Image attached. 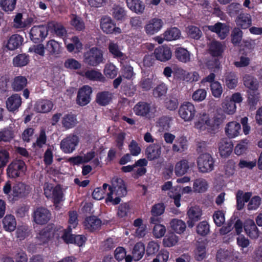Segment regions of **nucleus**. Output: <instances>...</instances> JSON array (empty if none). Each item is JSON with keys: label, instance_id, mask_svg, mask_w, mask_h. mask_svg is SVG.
<instances>
[{"label": "nucleus", "instance_id": "e2e57ef3", "mask_svg": "<svg viewBox=\"0 0 262 262\" xmlns=\"http://www.w3.org/2000/svg\"><path fill=\"white\" fill-rule=\"evenodd\" d=\"M167 90L165 83H161L153 90V95L155 98H160L166 95Z\"/></svg>", "mask_w": 262, "mask_h": 262}, {"label": "nucleus", "instance_id": "cd10ccee", "mask_svg": "<svg viewBox=\"0 0 262 262\" xmlns=\"http://www.w3.org/2000/svg\"><path fill=\"white\" fill-rule=\"evenodd\" d=\"M21 102V98L18 94H13L7 99L6 102V107L8 111L13 112L18 109Z\"/></svg>", "mask_w": 262, "mask_h": 262}, {"label": "nucleus", "instance_id": "f3484780", "mask_svg": "<svg viewBox=\"0 0 262 262\" xmlns=\"http://www.w3.org/2000/svg\"><path fill=\"white\" fill-rule=\"evenodd\" d=\"M108 49L109 52L112 54L113 57L117 58L120 64H124L129 61V58L122 53L117 43L110 42L108 45Z\"/></svg>", "mask_w": 262, "mask_h": 262}, {"label": "nucleus", "instance_id": "ea45409f", "mask_svg": "<svg viewBox=\"0 0 262 262\" xmlns=\"http://www.w3.org/2000/svg\"><path fill=\"white\" fill-rule=\"evenodd\" d=\"M159 250L160 245L158 242L149 241L145 248V255L147 257H154L158 253Z\"/></svg>", "mask_w": 262, "mask_h": 262}, {"label": "nucleus", "instance_id": "680f3d73", "mask_svg": "<svg viewBox=\"0 0 262 262\" xmlns=\"http://www.w3.org/2000/svg\"><path fill=\"white\" fill-rule=\"evenodd\" d=\"M29 61V57L27 55L21 54L14 57L13 62L15 67H23L27 64Z\"/></svg>", "mask_w": 262, "mask_h": 262}, {"label": "nucleus", "instance_id": "f704fd0d", "mask_svg": "<svg viewBox=\"0 0 262 262\" xmlns=\"http://www.w3.org/2000/svg\"><path fill=\"white\" fill-rule=\"evenodd\" d=\"M3 225L4 229L9 232L13 231L16 227L15 217L12 214H7L3 219Z\"/></svg>", "mask_w": 262, "mask_h": 262}, {"label": "nucleus", "instance_id": "412c9836", "mask_svg": "<svg viewBox=\"0 0 262 262\" xmlns=\"http://www.w3.org/2000/svg\"><path fill=\"white\" fill-rule=\"evenodd\" d=\"M161 154V147L159 144L149 145L145 149V155L148 160L151 161L159 159Z\"/></svg>", "mask_w": 262, "mask_h": 262}, {"label": "nucleus", "instance_id": "49530a36", "mask_svg": "<svg viewBox=\"0 0 262 262\" xmlns=\"http://www.w3.org/2000/svg\"><path fill=\"white\" fill-rule=\"evenodd\" d=\"M105 76L110 79L115 78L118 73V69L112 63H106L103 70Z\"/></svg>", "mask_w": 262, "mask_h": 262}, {"label": "nucleus", "instance_id": "6ab92c4d", "mask_svg": "<svg viewBox=\"0 0 262 262\" xmlns=\"http://www.w3.org/2000/svg\"><path fill=\"white\" fill-rule=\"evenodd\" d=\"M244 229L246 234L251 239H256L259 236V230L253 220L248 219L244 223Z\"/></svg>", "mask_w": 262, "mask_h": 262}, {"label": "nucleus", "instance_id": "aec40b11", "mask_svg": "<svg viewBox=\"0 0 262 262\" xmlns=\"http://www.w3.org/2000/svg\"><path fill=\"white\" fill-rule=\"evenodd\" d=\"M208 28L211 32L216 33L221 39H225L229 32V27L226 24L220 22L208 26Z\"/></svg>", "mask_w": 262, "mask_h": 262}, {"label": "nucleus", "instance_id": "5701e85b", "mask_svg": "<svg viewBox=\"0 0 262 262\" xmlns=\"http://www.w3.org/2000/svg\"><path fill=\"white\" fill-rule=\"evenodd\" d=\"M154 54L157 60L163 62L169 60L172 55L170 48L167 46H161L156 48Z\"/></svg>", "mask_w": 262, "mask_h": 262}, {"label": "nucleus", "instance_id": "2eb2a0df", "mask_svg": "<svg viewBox=\"0 0 262 262\" xmlns=\"http://www.w3.org/2000/svg\"><path fill=\"white\" fill-rule=\"evenodd\" d=\"M163 21L158 18H154L150 19L144 26V31L149 36L152 35L158 32L162 28Z\"/></svg>", "mask_w": 262, "mask_h": 262}, {"label": "nucleus", "instance_id": "dca6fc26", "mask_svg": "<svg viewBox=\"0 0 262 262\" xmlns=\"http://www.w3.org/2000/svg\"><path fill=\"white\" fill-rule=\"evenodd\" d=\"M235 23L236 27L243 30L247 29L252 26L251 15L249 13L242 12L236 16Z\"/></svg>", "mask_w": 262, "mask_h": 262}, {"label": "nucleus", "instance_id": "603ef678", "mask_svg": "<svg viewBox=\"0 0 262 262\" xmlns=\"http://www.w3.org/2000/svg\"><path fill=\"white\" fill-rule=\"evenodd\" d=\"M79 142V138L77 135H69L67 137V153H71L75 150Z\"/></svg>", "mask_w": 262, "mask_h": 262}, {"label": "nucleus", "instance_id": "4d7b16f0", "mask_svg": "<svg viewBox=\"0 0 262 262\" xmlns=\"http://www.w3.org/2000/svg\"><path fill=\"white\" fill-rule=\"evenodd\" d=\"M209 231L210 226L206 221L200 222L196 226V232L201 236H205L209 233Z\"/></svg>", "mask_w": 262, "mask_h": 262}, {"label": "nucleus", "instance_id": "c9c22d12", "mask_svg": "<svg viewBox=\"0 0 262 262\" xmlns=\"http://www.w3.org/2000/svg\"><path fill=\"white\" fill-rule=\"evenodd\" d=\"M175 56L179 61L183 63H186L190 60V52L184 48H177L175 51Z\"/></svg>", "mask_w": 262, "mask_h": 262}, {"label": "nucleus", "instance_id": "3c124183", "mask_svg": "<svg viewBox=\"0 0 262 262\" xmlns=\"http://www.w3.org/2000/svg\"><path fill=\"white\" fill-rule=\"evenodd\" d=\"M179 105L178 98L173 96L170 95L164 100V107L169 111L176 110Z\"/></svg>", "mask_w": 262, "mask_h": 262}, {"label": "nucleus", "instance_id": "13d9d810", "mask_svg": "<svg viewBox=\"0 0 262 262\" xmlns=\"http://www.w3.org/2000/svg\"><path fill=\"white\" fill-rule=\"evenodd\" d=\"M187 34L189 38L198 40L202 37V32L199 27L189 26L188 27Z\"/></svg>", "mask_w": 262, "mask_h": 262}, {"label": "nucleus", "instance_id": "7c9ffc66", "mask_svg": "<svg viewBox=\"0 0 262 262\" xmlns=\"http://www.w3.org/2000/svg\"><path fill=\"white\" fill-rule=\"evenodd\" d=\"M206 256V244L204 242H198L194 250V257L198 261L203 260Z\"/></svg>", "mask_w": 262, "mask_h": 262}, {"label": "nucleus", "instance_id": "7ed1b4c3", "mask_svg": "<svg viewBox=\"0 0 262 262\" xmlns=\"http://www.w3.org/2000/svg\"><path fill=\"white\" fill-rule=\"evenodd\" d=\"M247 88V103L251 111L256 108V105L259 100V93L258 91L259 83H244Z\"/></svg>", "mask_w": 262, "mask_h": 262}, {"label": "nucleus", "instance_id": "8fccbe9b", "mask_svg": "<svg viewBox=\"0 0 262 262\" xmlns=\"http://www.w3.org/2000/svg\"><path fill=\"white\" fill-rule=\"evenodd\" d=\"M112 16L117 20H123L126 16V11L123 7L115 5L112 9Z\"/></svg>", "mask_w": 262, "mask_h": 262}, {"label": "nucleus", "instance_id": "473e14b6", "mask_svg": "<svg viewBox=\"0 0 262 262\" xmlns=\"http://www.w3.org/2000/svg\"><path fill=\"white\" fill-rule=\"evenodd\" d=\"M53 224H48L40 231L38 238L43 244L48 243L53 237Z\"/></svg>", "mask_w": 262, "mask_h": 262}, {"label": "nucleus", "instance_id": "864d4df0", "mask_svg": "<svg viewBox=\"0 0 262 262\" xmlns=\"http://www.w3.org/2000/svg\"><path fill=\"white\" fill-rule=\"evenodd\" d=\"M242 6L237 3H232L229 5L227 8V13L231 17L237 16L241 13Z\"/></svg>", "mask_w": 262, "mask_h": 262}, {"label": "nucleus", "instance_id": "4be33fe9", "mask_svg": "<svg viewBox=\"0 0 262 262\" xmlns=\"http://www.w3.org/2000/svg\"><path fill=\"white\" fill-rule=\"evenodd\" d=\"M71 228H67V244H74L78 247L85 244L86 238L83 235H76L71 233Z\"/></svg>", "mask_w": 262, "mask_h": 262}, {"label": "nucleus", "instance_id": "c756f323", "mask_svg": "<svg viewBox=\"0 0 262 262\" xmlns=\"http://www.w3.org/2000/svg\"><path fill=\"white\" fill-rule=\"evenodd\" d=\"M189 220L187 223L189 228H192L194 226L195 223L201 219L202 216V211L198 208L191 207L187 212Z\"/></svg>", "mask_w": 262, "mask_h": 262}, {"label": "nucleus", "instance_id": "37998d69", "mask_svg": "<svg viewBox=\"0 0 262 262\" xmlns=\"http://www.w3.org/2000/svg\"><path fill=\"white\" fill-rule=\"evenodd\" d=\"M174 152H182L187 149V140L185 137H180L172 145Z\"/></svg>", "mask_w": 262, "mask_h": 262}, {"label": "nucleus", "instance_id": "423d86ee", "mask_svg": "<svg viewBox=\"0 0 262 262\" xmlns=\"http://www.w3.org/2000/svg\"><path fill=\"white\" fill-rule=\"evenodd\" d=\"M197 164L200 171L203 173L209 172L214 168V160L210 154L205 153L199 156Z\"/></svg>", "mask_w": 262, "mask_h": 262}, {"label": "nucleus", "instance_id": "de8ad7c7", "mask_svg": "<svg viewBox=\"0 0 262 262\" xmlns=\"http://www.w3.org/2000/svg\"><path fill=\"white\" fill-rule=\"evenodd\" d=\"M243 36V32L241 29L237 27H234L231 34V42L234 46L240 44L242 42Z\"/></svg>", "mask_w": 262, "mask_h": 262}, {"label": "nucleus", "instance_id": "0e129e2a", "mask_svg": "<svg viewBox=\"0 0 262 262\" xmlns=\"http://www.w3.org/2000/svg\"><path fill=\"white\" fill-rule=\"evenodd\" d=\"M133 83H123L121 85V90L124 95L127 96H132L136 92L135 86Z\"/></svg>", "mask_w": 262, "mask_h": 262}, {"label": "nucleus", "instance_id": "c03bdc74", "mask_svg": "<svg viewBox=\"0 0 262 262\" xmlns=\"http://www.w3.org/2000/svg\"><path fill=\"white\" fill-rule=\"evenodd\" d=\"M224 50L222 43L217 41H212L209 47V52L213 57L221 56Z\"/></svg>", "mask_w": 262, "mask_h": 262}, {"label": "nucleus", "instance_id": "bb28decb", "mask_svg": "<svg viewBox=\"0 0 262 262\" xmlns=\"http://www.w3.org/2000/svg\"><path fill=\"white\" fill-rule=\"evenodd\" d=\"M233 145L228 139H223L219 144V152L221 157L227 158L231 155L233 150Z\"/></svg>", "mask_w": 262, "mask_h": 262}, {"label": "nucleus", "instance_id": "1a4fd4ad", "mask_svg": "<svg viewBox=\"0 0 262 262\" xmlns=\"http://www.w3.org/2000/svg\"><path fill=\"white\" fill-rule=\"evenodd\" d=\"M196 113L194 105L190 102H184L182 104L179 110L180 117L185 121L192 120Z\"/></svg>", "mask_w": 262, "mask_h": 262}, {"label": "nucleus", "instance_id": "a878e982", "mask_svg": "<svg viewBox=\"0 0 262 262\" xmlns=\"http://www.w3.org/2000/svg\"><path fill=\"white\" fill-rule=\"evenodd\" d=\"M241 132V124L236 121L230 122L226 125L225 133L229 138H233L238 136Z\"/></svg>", "mask_w": 262, "mask_h": 262}, {"label": "nucleus", "instance_id": "393cba45", "mask_svg": "<svg viewBox=\"0 0 262 262\" xmlns=\"http://www.w3.org/2000/svg\"><path fill=\"white\" fill-rule=\"evenodd\" d=\"M114 94L109 91L98 92L96 96L95 101L100 106H105L109 104L113 100Z\"/></svg>", "mask_w": 262, "mask_h": 262}, {"label": "nucleus", "instance_id": "0eeeda50", "mask_svg": "<svg viewBox=\"0 0 262 262\" xmlns=\"http://www.w3.org/2000/svg\"><path fill=\"white\" fill-rule=\"evenodd\" d=\"M51 217L50 211L43 207H37L32 215L34 222L40 225L46 224L50 220Z\"/></svg>", "mask_w": 262, "mask_h": 262}, {"label": "nucleus", "instance_id": "9d476101", "mask_svg": "<svg viewBox=\"0 0 262 262\" xmlns=\"http://www.w3.org/2000/svg\"><path fill=\"white\" fill-rule=\"evenodd\" d=\"M173 76L178 79L186 82H196L199 81L200 76L197 72H187L182 68H176L173 72Z\"/></svg>", "mask_w": 262, "mask_h": 262}, {"label": "nucleus", "instance_id": "79ce46f5", "mask_svg": "<svg viewBox=\"0 0 262 262\" xmlns=\"http://www.w3.org/2000/svg\"><path fill=\"white\" fill-rule=\"evenodd\" d=\"M85 77L93 81H102L105 79V77L100 72L94 69L86 70Z\"/></svg>", "mask_w": 262, "mask_h": 262}, {"label": "nucleus", "instance_id": "052dcab7", "mask_svg": "<svg viewBox=\"0 0 262 262\" xmlns=\"http://www.w3.org/2000/svg\"><path fill=\"white\" fill-rule=\"evenodd\" d=\"M71 25L78 31H83L85 29L83 20L80 17L74 15L71 21Z\"/></svg>", "mask_w": 262, "mask_h": 262}, {"label": "nucleus", "instance_id": "6e6552de", "mask_svg": "<svg viewBox=\"0 0 262 262\" xmlns=\"http://www.w3.org/2000/svg\"><path fill=\"white\" fill-rule=\"evenodd\" d=\"M100 27L106 34H119L121 29L116 26L115 22L108 16H104L100 19Z\"/></svg>", "mask_w": 262, "mask_h": 262}, {"label": "nucleus", "instance_id": "39448f33", "mask_svg": "<svg viewBox=\"0 0 262 262\" xmlns=\"http://www.w3.org/2000/svg\"><path fill=\"white\" fill-rule=\"evenodd\" d=\"M44 194L47 198L52 199L56 207L62 201L63 192L59 185L54 187L51 184H46L44 187Z\"/></svg>", "mask_w": 262, "mask_h": 262}, {"label": "nucleus", "instance_id": "9b49d317", "mask_svg": "<svg viewBox=\"0 0 262 262\" xmlns=\"http://www.w3.org/2000/svg\"><path fill=\"white\" fill-rule=\"evenodd\" d=\"M48 32V25L34 26L30 32V38L33 42H38L47 36Z\"/></svg>", "mask_w": 262, "mask_h": 262}, {"label": "nucleus", "instance_id": "f257e3e1", "mask_svg": "<svg viewBox=\"0 0 262 262\" xmlns=\"http://www.w3.org/2000/svg\"><path fill=\"white\" fill-rule=\"evenodd\" d=\"M134 111L138 116L151 119L155 117L157 108L154 105H151L147 102L139 101L135 105Z\"/></svg>", "mask_w": 262, "mask_h": 262}, {"label": "nucleus", "instance_id": "e433bc0d", "mask_svg": "<svg viewBox=\"0 0 262 262\" xmlns=\"http://www.w3.org/2000/svg\"><path fill=\"white\" fill-rule=\"evenodd\" d=\"M189 169L188 162L183 159L177 162L174 167V172L177 176H182L186 173Z\"/></svg>", "mask_w": 262, "mask_h": 262}, {"label": "nucleus", "instance_id": "69168bd1", "mask_svg": "<svg viewBox=\"0 0 262 262\" xmlns=\"http://www.w3.org/2000/svg\"><path fill=\"white\" fill-rule=\"evenodd\" d=\"M222 107L224 112L229 115L234 114L236 108V104L230 100L224 101L222 103Z\"/></svg>", "mask_w": 262, "mask_h": 262}, {"label": "nucleus", "instance_id": "58836bf2", "mask_svg": "<svg viewBox=\"0 0 262 262\" xmlns=\"http://www.w3.org/2000/svg\"><path fill=\"white\" fill-rule=\"evenodd\" d=\"M208 187V183L203 178L196 179L193 182V189L195 192L203 193L207 191Z\"/></svg>", "mask_w": 262, "mask_h": 262}, {"label": "nucleus", "instance_id": "b1692460", "mask_svg": "<svg viewBox=\"0 0 262 262\" xmlns=\"http://www.w3.org/2000/svg\"><path fill=\"white\" fill-rule=\"evenodd\" d=\"M128 61L124 64H120L121 66V75H119L113 82H122V77L128 79L133 80L135 76V73L133 72V68L128 63Z\"/></svg>", "mask_w": 262, "mask_h": 262}, {"label": "nucleus", "instance_id": "72a5a7b5", "mask_svg": "<svg viewBox=\"0 0 262 262\" xmlns=\"http://www.w3.org/2000/svg\"><path fill=\"white\" fill-rule=\"evenodd\" d=\"M128 8L137 14H142L145 9L144 3L141 0H126Z\"/></svg>", "mask_w": 262, "mask_h": 262}, {"label": "nucleus", "instance_id": "a19ab883", "mask_svg": "<svg viewBox=\"0 0 262 262\" xmlns=\"http://www.w3.org/2000/svg\"><path fill=\"white\" fill-rule=\"evenodd\" d=\"M170 224L172 230L180 234L183 233L185 231L186 228L185 222L179 219H172Z\"/></svg>", "mask_w": 262, "mask_h": 262}, {"label": "nucleus", "instance_id": "5fc2aeb1", "mask_svg": "<svg viewBox=\"0 0 262 262\" xmlns=\"http://www.w3.org/2000/svg\"><path fill=\"white\" fill-rule=\"evenodd\" d=\"M178 241V237L173 233H168L164 238L163 244L165 247H171Z\"/></svg>", "mask_w": 262, "mask_h": 262}, {"label": "nucleus", "instance_id": "4c0bfd02", "mask_svg": "<svg viewBox=\"0 0 262 262\" xmlns=\"http://www.w3.org/2000/svg\"><path fill=\"white\" fill-rule=\"evenodd\" d=\"M145 247L144 244L142 242L137 243L133 249L132 254L134 256V259L135 261L140 260L145 254Z\"/></svg>", "mask_w": 262, "mask_h": 262}, {"label": "nucleus", "instance_id": "f8f14e48", "mask_svg": "<svg viewBox=\"0 0 262 262\" xmlns=\"http://www.w3.org/2000/svg\"><path fill=\"white\" fill-rule=\"evenodd\" d=\"M31 188L28 185L23 182H18L12 187V193L15 200L27 197L31 192Z\"/></svg>", "mask_w": 262, "mask_h": 262}, {"label": "nucleus", "instance_id": "a211bd4d", "mask_svg": "<svg viewBox=\"0 0 262 262\" xmlns=\"http://www.w3.org/2000/svg\"><path fill=\"white\" fill-rule=\"evenodd\" d=\"M83 224L85 229L91 232H94L100 228L102 221L96 216L91 215L85 219Z\"/></svg>", "mask_w": 262, "mask_h": 262}, {"label": "nucleus", "instance_id": "2f4dec72", "mask_svg": "<svg viewBox=\"0 0 262 262\" xmlns=\"http://www.w3.org/2000/svg\"><path fill=\"white\" fill-rule=\"evenodd\" d=\"M23 41V38L18 34H13L8 39L6 48L13 51L17 49Z\"/></svg>", "mask_w": 262, "mask_h": 262}, {"label": "nucleus", "instance_id": "bf43d9fd", "mask_svg": "<svg viewBox=\"0 0 262 262\" xmlns=\"http://www.w3.org/2000/svg\"><path fill=\"white\" fill-rule=\"evenodd\" d=\"M52 233L53 238H56L58 240L61 238L66 243V229L62 226L55 227L53 225Z\"/></svg>", "mask_w": 262, "mask_h": 262}, {"label": "nucleus", "instance_id": "09e8293b", "mask_svg": "<svg viewBox=\"0 0 262 262\" xmlns=\"http://www.w3.org/2000/svg\"><path fill=\"white\" fill-rule=\"evenodd\" d=\"M48 28L49 31L54 32L57 36L63 37L66 32V30L60 24L50 22L48 24Z\"/></svg>", "mask_w": 262, "mask_h": 262}, {"label": "nucleus", "instance_id": "4468645a", "mask_svg": "<svg viewBox=\"0 0 262 262\" xmlns=\"http://www.w3.org/2000/svg\"><path fill=\"white\" fill-rule=\"evenodd\" d=\"M112 187L113 193L115 192L117 196H125L127 193V187L124 180L120 178H114L112 180Z\"/></svg>", "mask_w": 262, "mask_h": 262}, {"label": "nucleus", "instance_id": "774afa93", "mask_svg": "<svg viewBox=\"0 0 262 262\" xmlns=\"http://www.w3.org/2000/svg\"><path fill=\"white\" fill-rule=\"evenodd\" d=\"M213 219L216 226H221L225 221V215L223 211L217 210L214 212Z\"/></svg>", "mask_w": 262, "mask_h": 262}, {"label": "nucleus", "instance_id": "338daca9", "mask_svg": "<svg viewBox=\"0 0 262 262\" xmlns=\"http://www.w3.org/2000/svg\"><path fill=\"white\" fill-rule=\"evenodd\" d=\"M46 49L52 54H58L60 51V46L57 41L51 40L48 42Z\"/></svg>", "mask_w": 262, "mask_h": 262}, {"label": "nucleus", "instance_id": "c85d7f7f", "mask_svg": "<svg viewBox=\"0 0 262 262\" xmlns=\"http://www.w3.org/2000/svg\"><path fill=\"white\" fill-rule=\"evenodd\" d=\"M53 106V103L48 100H39L34 105V110L37 113H46L50 112Z\"/></svg>", "mask_w": 262, "mask_h": 262}, {"label": "nucleus", "instance_id": "6e6d98bb", "mask_svg": "<svg viewBox=\"0 0 262 262\" xmlns=\"http://www.w3.org/2000/svg\"><path fill=\"white\" fill-rule=\"evenodd\" d=\"M31 22L29 20H23L21 13H18L14 18L13 26L16 28H23L29 26Z\"/></svg>", "mask_w": 262, "mask_h": 262}, {"label": "nucleus", "instance_id": "a18cd8bd", "mask_svg": "<svg viewBox=\"0 0 262 262\" xmlns=\"http://www.w3.org/2000/svg\"><path fill=\"white\" fill-rule=\"evenodd\" d=\"M163 35L164 39L167 41L176 40L180 37L181 31L178 28L173 27L167 29Z\"/></svg>", "mask_w": 262, "mask_h": 262}, {"label": "nucleus", "instance_id": "20e7f679", "mask_svg": "<svg viewBox=\"0 0 262 262\" xmlns=\"http://www.w3.org/2000/svg\"><path fill=\"white\" fill-rule=\"evenodd\" d=\"M84 62L90 66L96 67L103 62V54L101 50L93 47L84 55Z\"/></svg>", "mask_w": 262, "mask_h": 262}, {"label": "nucleus", "instance_id": "ddd939ff", "mask_svg": "<svg viewBox=\"0 0 262 262\" xmlns=\"http://www.w3.org/2000/svg\"><path fill=\"white\" fill-rule=\"evenodd\" d=\"M92 93V88L89 85H84L78 90L76 103L80 106H85L90 103Z\"/></svg>", "mask_w": 262, "mask_h": 262}, {"label": "nucleus", "instance_id": "f03ea898", "mask_svg": "<svg viewBox=\"0 0 262 262\" xmlns=\"http://www.w3.org/2000/svg\"><path fill=\"white\" fill-rule=\"evenodd\" d=\"M27 169L25 162L21 159L13 160L6 169L7 176L10 179H15L24 174Z\"/></svg>", "mask_w": 262, "mask_h": 262}]
</instances>
